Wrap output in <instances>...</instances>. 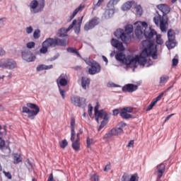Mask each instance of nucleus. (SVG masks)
<instances>
[{
    "mask_svg": "<svg viewBox=\"0 0 181 181\" xmlns=\"http://www.w3.org/2000/svg\"><path fill=\"white\" fill-rule=\"evenodd\" d=\"M142 46L144 47V49L141 52L140 56L132 58L131 64L139 63L140 66H144L146 64V57H151L153 60L158 59V46L153 44V42L144 40Z\"/></svg>",
    "mask_w": 181,
    "mask_h": 181,
    "instance_id": "nucleus-1",
    "label": "nucleus"
},
{
    "mask_svg": "<svg viewBox=\"0 0 181 181\" xmlns=\"http://www.w3.org/2000/svg\"><path fill=\"white\" fill-rule=\"evenodd\" d=\"M134 25L136 26L135 29V35L138 39H142L144 36L146 39V40L153 42V45H156L155 40H151L153 36L158 35L155 30L148 28V23L145 21H137Z\"/></svg>",
    "mask_w": 181,
    "mask_h": 181,
    "instance_id": "nucleus-2",
    "label": "nucleus"
},
{
    "mask_svg": "<svg viewBox=\"0 0 181 181\" xmlns=\"http://www.w3.org/2000/svg\"><path fill=\"white\" fill-rule=\"evenodd\" d=\"M59 46L61 47L67 46V40L60 39L59 37H49L42 42V47L40 49V52L42 53V54H46L49 51V47L53 48Z\"/></svg>",
    "mask_w": 181,
    "mask_h": 181,
    "instance_id": "nucleus-3",
    "label": "nucleus"
},
{
    "mask_svg": "<svg viewBox=\"0 0 181 181\" xmlns=\"http://www.w3.org/2000/svg\"><path fill=\"white\" fill-rule=\"evenodd\" d=\"M157 8L162 12V16L159 15L153 18V22L156 23V26H160L161 32H166V24L168 21L163 18V16L167 13L170 12V7L166 4H158Z\"/></svg>",
    "mask_w": 181,
    "mask_h": 181,
    "instance_id": "nucleus-4",
    "label": "nucleus"
},
{
    "mask_svg": "<svg viewBox=\"0 0 181 181\" xmlns=\"http://www.w3.org/2000/svg\"><path fill=\"white\" fill-rule=\"evenodd\" d=\"M26 106L22 107L21 114L23 118H25L26 117V115L23 114H28V117L30 118V119H33L40 112V108L35 103H28Z\"/></svg>",
    "mask_w": 181,
    "mask_h": 181,
    "instance_id": "nucleus-5",
    "label": "nucleus"
},
{
    "mask_svg": "<svg viewBox=\"0 0 181 181\" xmlns=\"http://www.w3.org/2000/svg\"><path fill=\"white\" fill-rule=\"evenodd\" d=\"M126 32V33H125ZM134 32V25H127L125 27V31L123 29H117L114 35L117 39H121L124 42V43H128L131 40V37H129V34Z\"/></svg>",
    "mask_w": 181,
    "mask_h": 181,
    "instance_id": "nucleus-6",
    "label": "nucleus"
},
{
    "mask_svg": "<svg viewBox=\"0 0 181 181\" xmlns=\"http://www.w3.org/2000/svg\"><path fill=\"white\" fill-rule=\"evenodd\" d=\"M30 8L32 13H39V12H42L45 8V0H39V1L36 0L32 1L30 4Z\"/></svg>",
    "mask_w": 181,
    "mask_h": 181,
    "instance_id": "nucleus-7",
    "label": "nucleus"
},
{
    "mask_svg": "<svg viewBox=\"0 0 181 181\" xmlns=\"http://www.w3.org/2000/svg\"><path fill=\"white\" fill-rule=\"evenodd\" d=\"M18 65L16 62L13 59H7L6 60H0V68L1 69H8V70H13L16 69Z\"/></svg>",
    "mask_w": 181,
    "mask_h": 181,
    "instance_id": "nucleus-8",
    "label": "nucleus"
},
{
    "mask_svg": "<svg viewBox=\"0 0 181 181\" xmlns=\"http://www.w3.org/2000/svg\"><path fill=\"white\" fill-rule=\"evenodd\" d=\"M175 31L172 29L168 30V41L165 42V45L167 46L168 49H173L176 47V41H175Z\"/></svg>",
    "mask_w": 181,
    "mask_h": 181,
    "instance_id": "nucleus-9",
    "label": "nucleus"
},
{
    "mask_svg": "<svg viewBox=\"0 0 181 181\" xmlns=\"http://www.w3.org/2000/svg\"><path fill=\"white\" fill-rule=\"evenodd\" d=\"M76 23H77V20H74L72 21V23L68 27V28H60L57 35L58 37H66V36H67V33L70 32V30H71V29H73V28H74V25H76Z\"/></svg>",
    "mask_w": 181,
    "mask_h": 181,
    "instance_id": "nucleus-10",
    "label": "nucleus"
},
{
    "mask_svg": "<svg viewBox=\"0 0 181 181\" xmlns=\"http://www.w3.org/2000/svg\"><path fill=\"white\" fill-rule=\"evenodd\" d=\"M71 103L75 107L81 108L83 105H86V99L84 98H80L79 96L72 95L71 96Z\"/></svg>",
    "mask_w": 181,
    "mask_h": 181,
    "instance_id": "nucleus-11",
    "label": "nucleus"
},
{
    "mask_svg": "<svg viewBox=\"0 0 181 181\" xmlns=\"http://www.w3.org/2000/svg\"><path fill=\"white\" fill-rule=\"evenodd\" d=\"M115 59L117 62H119L126 66H129V64H131L132 58L129 57H125V54L122 52H118L115 55Z\"/></svg>",
    "mask_w": 181,
    "mask_h": 181,
    "instance_id": "nucleus-12",
    "label": "nucleus"
},
{
    "mask_svg": "<svg viewBox=\"0 0 181 181\" xmlns=\"http://www.w3.org/2000/svg\"><path fill=\"white\" fill-rule=\"evenodd\" d=\"M132 112H134V107H126L121 110L119 115L123 119H129L132 118V115H130Z\"/></svg>",
    "mask_w": 181,
    "mask_h": 181,
    "instance_id": "nucleus-13",
    "label": "nucleus"
},
{
    "mask_svg": "<svg viewBox=\"0 0 181 181\" xmlns=\"http://www.w3.org/2000/svg\"><path fill=\"white\" fill-rule=\"evenodd\" d=\"M99 23L100 18L98 17H94L85 24L84 30H91V29H94V28H95V26H97V25H98Z\"/></svg>",
    "mask_w": 181,
    "mask_h": 181,
    "instance_id": "nucleus-14",
    "label": "nucleus"
},
{
    "mask_svg": "<svg viewBox=\"0 0 181 181\" xmlns=\"http://www.w3.org/2000/svg\"><path fill=\"white\" fill-rule=\"evenodd\" d=\"M68 80L69 78L67 77V75L63 74H61L57 79V84L58 86V88H60V86L66 87V86H67V84L69 83Z\"/></svg>",
    "mask_w": 181,
    "mask_h": 181,
    "instance_id": "nucleus-15",
    "label": "nucleus"
},
{
    "mask_svg": "<svg viewBox=\"0 0 181 181\" xmlns=\"http://www.w3.org/2000/svg\"><path fill=\"white\" fill-rule=\"evenodd\" d=\"M22 57L23 60L28 62H35V60H36V57L33 55L32 52L28 50H25L22 52Z\"/></svg>",
    "mask_w": 181,
    "mask_h": 181,
    "instance_id": "nucleus-16",
    "label": "nucleus"
},
{
    "mask_svg": "<svg viewBox=\"0 0 181 181\" xmlns=\"http://www.w3.org/2000/svg\"><path fill=\"white\" fill-rule=\"evenodd\" d=\"M101 71V66L97 62L91 63L90 68L88 69L89 74H97Z\"/></svg>",
    "mask_w": 181,
    "mask_h": 181,
    "instance_id": "nucleus-17",
    "label": "nucleus"
},
{
    "mask_svg": "<svg viewBox=\"0 0 181 181\" xmlns=\"http://www.w3.org/2000/svg\"><path fill=\"white\" fill-rule=\"evenodd\" d=\"M123 93H134L138 90V86L132 83L124 85L122 88Z\"/></svg>",
    "mask_w": 181,
    "mask_h": 181,
    "instance_id": "nucleus-18",
    "label": "nucleus"
},
{
    "mask_svg": "<svg viewBox=\"0 0 181 181\" xmlns=\"http://www.w3.org/2000/svg\"><path fill=\"white\" fill-rule=\"evenodd\" d=\"M111 45L113 46V47L117 49L119 52H124L125 50V47H124V45H122V42H119V41L117 39L112 38L111 40Z\"/></svg>",
    "mask_w": 181,
    "mask_h": 181,
    "instance_id": "nucleus-19",
    "label": "nucleus"
},
{
    "mask_svg": "<svg viewBox=\"0 0 181 181\" xmlns=\"http://www.w3.org/2000/svg\"><path fill=\"white\" fill-rule=\"evenodd\" d=\"M165 169H166V165L163 163H160L157 165L156 171L155 172V175L157 176V178H161L165 173Z\"/></svg>",
    "mask_w": 181,
    "mask_h": 181,
    "instance_id": "nucleus-20",
    "label": "nucleus"
},
{
    "mask_svg": "<svg viewBox=\"0 0 181 181\" xmlns=\"http://www.w3.org/2000/svg\"><path fill=\"white\" fill-rule=\"evenodd\" d=\"M84 8H86V4H81L78 8H76L73 12L72 15L70 16V20L71 21L72 19H74L76 15H77L78 12H81Z\"/></svg>",
    "mask_w": 181,
    "mask_h": 181,
    "instance_id": "nucleus-21",
    "label": "nucleus"
},
{
    "mask_svg": "<svg viewBox=\"0 0 181 181\" xmlns=\"http://www.w3.org/2000/svg\"><path fill=\"white\" fill-rule=\"evenodd\" d=\"M81 86L83 90H87V87H90V78H81Z\"/></svg>",
    "mask_w": 181,
    "mask_h": 181,
    "instance_id": "nucleus-22",
    "label": "nucleus"
},
{
    "mask_svg": "<svg viewBox=\"0 0 181 181\" xmlns=\"http://www.w3.org/2000/svg\"><path fill=\"white\" fill-rule=\"evenodd\" d=\"M115 13L114 8H108L104 13V17L105 19H110V18H112V16Z\"/></svg>",
    "mask_w": 181,
    "mask_h": 181,
    "instance_id": "nucleus-23",
    "label": "nucleus"
},
{
    "mask_svg": "<svg viewBox=\"0 0 181 181\" xmlns=\"http://www.w3.org/2000/svg\"><path fill=\"white\" fill-rule=\"evenodd\" d=\"M110 131L113 136H117V135H121V134H123L124 132V130L121 127H115Z\"/></svg>",
    "mask_w": 181,
    "mask_h": 181,
    "instance_id": "nucleus-24",
    "label": "nucleus"
},
{
    "mask_svg": "<svg viewBox=\"0 0 181 181\" xmlns=\"http://www.w3.org/2000/svg\"><path fill=\"white\" fill-rule=\"evenodd\" d=\"M134 4H135V1H127V2H126L122 6V11H129V8H132V5H134Z\"/></svg>",
    "mask_w": 181,
    "mask_h": 181,
    "instance_id": "nucleus-25",
    "label": "nucleus"
},
{
    "mask_svg": "<svg viewBox=\"0 0 181 181\" xmlns=\"http://www.w3.org/2000/svg\"><path fill=\"white\" fill-rule=\"evenodd\" d=\"M13 156L14 165H18V163H21V162H22V156H21V154L14 153Z\"/></svg>",
    "mask_w": 181,
    "mask_h": 181,
    "instance_id": "nucleus-26",
    "label": "nucleus"
},
{
    "mask_svg": "<svg viewBox=\"0 0 181 181\" xmlns=\"http://www.w3.org/2000/svg\"><path fill=\"white\" fill-rule=\"evenodd\" d=\"M50 69H53V65H45L41 64L38 66H37V71H42V70H50Z\"/></svg>",
    "mask_w": 181,
    "mask_h": 181,
    "instance_id": "nucleus-27",
    "label": "nucleus"
},
{
    "mask_svg": "<svg viewBox=\"0 0 181 181\" xmlns=\"http://www.w3.org/2000/svg\"><path fill=\"white\" fill-rule=\"evenodd\" d=\"M66 50L68 53H74V54H76L78 57H81V54H80V52H78L76 48L68 47Z\"/></svg>",
    "mask_w": 181,
    "mask_h": 181,
    "instance_id": "nucleus-28",
    "label": "nucleus"
},
{
    "mask_svg": "<svg viewBox=\"0 0 181 181\" xmlns=\"http://www.w3.org/2000/svg\"><path fill=\"white\" fill-rule=\"evenodd\" d=\"M72 148L74 151H80V140H76L75 141H72Z\"/></svg>",
    "mask_w": 181,
    "mask_h": 181,
    "instance_id": "nucleus-29",
    "label": "nucleus"
},
{
    "mask_svg": "<svg viewBox=\"0 0 181 181\" xmlns=\"http://www.w3.org/2000/svg\"><path fill=\"white\" fill-rule=\"evenodd\" d=\"M2 129V126L0 125V149H4L5 148V140L2 139L3 134L1 130Z\"/></svg>",
    "mask_w": 181,
    "mask_h": 181,
    "instance_id": "nucleus-30",
    "label": "nucleus"
},
{
    "mask_svg": "<svg viewBox=\"0 0 181 181\" xmlns=\"http://www.w3.org/2000/svg\"><path fill=\"white\" fill-rule=\"evenodd\" d=\"M59 145L62 149H65L66 146H67V145H69V142H67V140L64 139L62 141L59 142Z\"/></svg>",
    "mask_w": 181,
    "mask_h": 181,
    "instance_id": "nucleus-31",
    "label": "nucleus"
},
{
    "mask_svg": "<svg viewBox=\"0 0 181 181\" xmlns=\"http://www.w3.org/2000/svg\"><path fill=\"white\" fill-rule=\"evenodd\" d=\"M105 114V111L103 110H100L97 112V115H95L96 117V121L98 122V118H103L104 115Z\"/></svg>",
    "mask_w": 181,
    "mask_h": 181,
    "instance_id": "nucleus-32",
    "label": "nucleus"
},
{
    "mask_svg": "<svg viewBox=\"0 0 181 181\" xmlns=\"http://www.w3.org/2000/svg\"><path fill=\"white\" fill-rule=\"evenodd\" d=\"M156 42L157 45H163V40L162 39V35L156 34Z\"/></svg>",
    "mask_w": 181,
    "mask_h": 181,
    "instance_id": "nucleus-33",
    "label": "nucleus"
},
{
    "mask_svg": "<svg viewBox=\"0 0 181 181\" xmlns=\"http://www.w3.org/2000/svg\"><path fill=\"white\" fill-rule=\"evenodd\" d=\"M168 80H169V76H163L160 78V84H165V83H168Z\"/></svg>",
    "mask_w": 181,
    "mask_h": 181,
    "instance_id": "nucleus-34",
    "label": "nucleus"
},
{
    "mask_svg": "<svg viewBox=\"0 0 181 181\" xmlns=\"http://www.w3.org/2000/svg\"><path fill=\"white\" fill-rule=\"evenodd\" d=\"M71 130L76 129V119L74 117H71Z\"/></svg>",
    "mask_w": 181,
    "mask_h": 181,
    "instance_id": "nucleus-35",
    "label": "nucleus"
},
{
    "mask_svg": "<svg viewBox=\"0 0 181 181\" xmlns=\"http://www.w3.org/2000/svg\"><path fill=\"white\" fill-rule=\"evenodd\" d=\"M135 9H136V13L141 16V15H142V7L140 5L136 6Z\"/></svg>",
    "mask_w": 181,
    "mask_h": 181,
    "instance_id": "nucleus-36",
    "label": "nucleus"
},
{
    "mask_svg": "<svg viewBox=\"0 0 181 181\" xmlns=\"http://www.w3.org/2000/svg\"><path fill=\"white\" fill-rule=\"evenodd\" d=\"M81 22H83V20H81V21L78 23V25L77 27H75L74 32L76 33V35H78L80 33V29L81 28Z\"/></svg>",
    "mask_w": 181,
    "mask_h": 181,
    "instance_id": "nucleus-37",
    "label": "nucleus"
},
{
    "mask_svg": "<svg viewBox=\"0 0 181 181\" xmlns=\"http://www.w3.org/2000/svg\"><path fill=\"white\" fill-rule=\"evenodd\" d=\"M34 39H39L40 37V30H35L33 33Z\"/></svg>",
    "mask_w": 181,
    "mask_h": 181,
    "instance_id": "nucleus-38",
    "label": "nucleus"
},
{
    "mask_svg": "<svg viewBox=\"0 0 181 181\" xmlns=\"http://www.w3.org/2000/svg\"><path fill=\"white\" fill-rule=\"evenodd\" d=\"M93 142H94V140L93 139H90L89 137H88L86 139L87 148H91V145H93Z\"/></svg>",
    "mask_w": 181,
    "mask_h": 181,
    "instance_id": "nucleus-39",
    "label": "nucleus"
},
{
    "mask_svg": "<svg viewBox=\"0 0 181 181\" xmlns=\"http://www.w3.org/2000/svg\"><path fill=\"white\" fill-rule=\"evenodd\" d=\"M76 139V129L71 130V142H74Z\"/></svg>",
    "mask_w": 181,
    "mask_h": 181,
    "instance_id": "nucleus-40",
    "label": "nucleus"
},
{
    "mask_svg": "<svg viewBox=\"0 0 181 181\" xmlns=\"http://www.w3.org/2000/svg\"><path fill=\"white\" fill-rule=\"evenodd\" d=\"M139 177H138V174H134L130 177V179L129 181H139Z\"/></svg>",
    "mask_w": 181,
    "mask_h": 181,
    "instance_id": "nucleus-41",
    "label": "nucleus"
},
{
    "mask_svg": "<svg viewBox=\"0 0 181 181\" xmlns=\"http://www.w3.org/2000/svg\"><path fill=\"white\" fill-rule=\"evenodd\" d=\"M165 95V92L161 93L158 96H157L153 100L156 103H158V101H160L162 100V97Z\"/></svg>",
    "mask_w": 181,
    "mask_h": 181,
    "instance_id": "nucleus-42",
    "label": "nucleus"
},
{
    "mask_svg": "<svg viewBox=\"0 0 181 181\" xmlns=\"http://www.w3.org/2000/svg\"><path fill=\"white\" fill-rule=\"evenodd\" d=\"M100 180V176L98 175L95 174L90 177V181H98Z\"/></svg>",
    "mask_w": 181,
    "mask_h": 181,
    "instance_id": "nucleus-43",
    "label": "nucleus"
},
{
    "mask_svg": "<svg viewBox=\"0 0 181 181\" xmlns=\"http://www.w3.org/2000/svg\"><path fill=\"white\" fill-rule=\"evenodd\" d=\"M156 103L153 100L151 103V104L147 107V111H151L155 107Z\"/></svg>",
    "mask_w": 181,
    "mask_h": 181,
    "instance_id": "nucleus-44",
    "label": "nucleus"
},
{
    "mask_svg": "<svg viewBox=\"0 0 181 181\" xmlns=\"http://www.w3.org/2000/svg\"><path fill=\"white\" fill-rule=\"evenodd\" d=\"M118 2H119V0H110L108 2V6H110V5H112V6H114V5H117Z\"/></svg>",
    "mask_w": 181,
    "mask_h": 181,
    "instance_id": "nucleus-45",
    "label": "nucleus"
},
{
    "mask_svg": "<svg viewBox=\"0 0 181 181\" xmlns=\"http://www.w3.org/2000/svg\"><path fill=\"white\" fill-rule=\"evenodd\" d=\"M129 175L127 174V173H124L123 175H122V181H129Z\"/></svg>",
    "mask_w": 181,
    "mask_h": 181,
    "instance_id": "nucleus-46",
    "label": "nucleus"
},
{
    "mask_svg": "<svg viewBox=\"0 0 181 181\" xmlns=\"http://www.w3.org/2000/svg\"><path fill=\"white\" fill-rule=\"evenodd\" d=\"M111 136H113V135H112V133H111V130H110L108 133L104 135L103 139H108L111 138Z\"/></svg>",
    "mask_w": 181,
    "mask_h": 181,
    "instance_id": "nucleus-47",
    "label": "nucleus"
},
{
    "mask_svg": "<svg viewBox=\"0 0 181 181\" xmlns=\"http://www.w3.org/2000/svg\"><path fill=\"white\" fill-rule=\"evenodd\" d=\"M35 46V42H30L27 43L28 49H33Z\"/></svg>",
    "mask_w": 181,
    "mask_h": 181,
    "instance_id": "nucleus-48",
    "label": "nucleus"
},
{
    "mask_svg": "<svg viewBox=\"0 0 181 181\" xmlns=\"http://www.w3.org/2000/svg\"><path fill=\"white\" fill-rule=\"evenodd\" d=\"M3 173L6 177L8 178L9 180L12 179V174H11L9 172L3 171Z\"/></svg>",
    "mask_w": 181,
    "mask_h": 181,
    "instance_id": "nucleus-49",
    "label": "nucleus"
},
{
    "mask_svg": "<svg viewBox=\"0 0 181 181\" xmlns=\"http://www.w3.org/2000/svg\"><path fill=\"white\" fill-rule=\"evenodd\" d=\"M59 93L62 95L63 100H64L66 98V95H64V93L66 92L64 90H63L62 88H59Z\"/></svg>",
    "mask_w": 181,
    "mask_h": 181,
    "instance_id": "nucleus-50",
    "label": "nucleus"
},
{
    "mask_svg": "<svg viewBox=\"0 0 181 181\" xmlns=\"http://www.w3.org/2000/svg\"><path fill=\"white\" fill-rule=\"evenodd\" d=\"M105 125H107V123H105V121L103 120L100 123L99 128H98V131H101V129H103V128H104V127H105Z\"/></svg>",
    "mask_w": 181,
    "mask_h": 181,
    "instance_id": "nucleus-51",
    "label": "nucleus"
},
{
    "mask_svg": "<svg viewBox=\"0 0 181 181\" xmlns=\"http://www.w3.org/2000/svg\"><path fill=\"white\" fill-rule=\"evenodd\" d=\"M104 172H108L109 170H111V163H109L104 168Z\"/></svg>",
    "mask_w": 181,
    "mask_h": 181,
    "instance_id": "nucleus-52",
    "label": "nucleus"
},
{
    "mask_svg": "<svg viewBox=\"0 0 181 181\" xmlns=\"http://www.w3.org/2000/svg\"><path fill=\"white\" fill-rule=\"evenodd\" d=\"M83 134V129H80L79 132L76 134V139L80 141V135Z\"/></svg>",
    "mask_w": 181,
    "mask_h": 181,
    "instance_id": "nucleus-53",
    "label": "nucleus"
},
{
    "mask_svg": "<svg viewBox=\"0 0 181 181\" xmlns=\"http://www.w3.org/2000/svg\"><path fill=\"white\" fill-rule=\"evenodd\" d=\"M108 119H110V115L105 112V115H103V121H108Z\"/></svg>",
    "mask_w": 181,
    "mask_h": 181,
    "instance_id": "nucleus-54",
    "label": "nucleus"
},
{
    "mask_svg": "<svg viewBox=\"0 0 181 181\" xmlns=\"http://www.w3.org/2000/svg\"><path fill=\"white\" fill-rule=\"evenodd\" d=\"M88 115H90V117H91V115L93 114V106H91V105H89V106H88Z\"/></svg>",
    "mask_w": 181,
    "mask_h": 181,
    "instance_id": "nucleus-55",
    "label": "nucleus"
},
{
    "mask_svg": "<svg viewBox=\"0 0 181 181\" xmlns=\"http://www.w3.org/2000/svg\"><path fill=\"white\" fill-rule=\"evenodd\" d=\"M26 33L30 34L33 32V28H32V26L28 27L26 28Z\"/></svg>",
    "mask_w": 181,
    "mask_h": 181,
    "instance_id": "nucleus-56",
    "label": "nucleus"
},
{
    "mask_svg": "<svg viewBox=\"0 0 181 181\" xmlns=\"http://www.w3.org/2000/svg\"><path fill=\"white\" fill-rule=\"evenodd\" d=\"M178 63H179L178 59H176V58L173 59V66H177Z\"/></svg>",
    "mask_w": 181,
    "mask_h": 181,
    "instance_id": "nucleus-57",
    "label": "nucleus"
},
{
    "mask_svg": "<svg viewBox=\"0 0 181 181\" xmlns=\"http://www.w3.org/2000/svg\"><path fill=\"white\" fill-rule=\"evenodd\" d=\"M112 114L115 117H117V115H118V114H119V109L113 110Z\"/></svg>",
    "mask_w": 181,
    "mask_h": 181,
    "instance_id": "nucleus-58",
    "label": "nucleus"
},
{
    "mask_svg": "<svg viewBox=\"0 0 181 181\" xmlns=\"http://www.w3.org/2000/svg\"><path fill=\"white\" fill-rule=\"evenodd\" d=\"M98 110H100V105H98V103L95 105V108H94V111H95V115L97 116V112H98Z\"/></svg>",
    "mask_w": 181,
    "mask_h": 181,
    "instance_id": "nucleus-59",
    "label": "nucleus"
},
{
    "mask_svg": "<svg viewBox=\"0 0 181 181\" xmlns=\"http://www.w3.org/2000/svg\"><path fill=\"white\" fill-rule=\"evenodd\" d=\"M134 140H131V141L129 142V144H128V145H127V147H128V148H134Z\"/></svg>",
    "mask_w": 181,
    "mask_h": 181,
    "instance_id": "nucleus-60",
    "label": "nucleus"
},
{
    "mask_svg": "<svg viewBox=\"0 0 181 181\" xmlns=\"http://www.w3.org/2000/svg\"><path fill=\"white\" fill-rule=\"evenodd\" d=\"M173 115H175V114H171V115H168L165 119V122H168V121H169V119H170V118H172V117H173Z\"/></svg>",
    "mask_w": 181,
    "mask_h": 181,
    "instance_id": "nucleus-61",
    "label": "nucleus"
},
{
    "mask_svg": "<svg viewBox=\"0 0 181 181\" xmlns=\"http://www.w3.org/2000/svg\"><path fill=\"white\" fill-rule=\"evenodd\" d=\"M103 2H104V0H98V3L95 4V6H101V5H103Z\"/></svg>",
    "mask_w": 181,
    "mask_h": 181,
    "instance_id": "nucleus-62",
    "label": "nucleus"
},
{
    "mask_svg": "<svg viewBox=\"0 0 181 181\" xmlns=\"http://www.w3.org/2000/svg\"><path fill=\"white\" fill-rule=\"evenodd\" d=\"M53 179H54L53 173H51V174L49 175V177L47 181H53Z\"/></svg>",
    "mask_w": 181,
    "mask_h": 181,
    "instance_id": "nucleus-63",
    "label": "nucleus"
},
{
    "mask_svg": "<svg viewBox=\"0 0 181 181\" xmlns=\"http://www.w3.org/2000/svg\"><path fill=\"white\" fill-rule=\"evenodd\" d=\"M5 50H4V49H0V56H4L5 54Z\"/></svg>",
    "mask_w": 181,
    "mask_h": 181,
    "instance_id": "nucleus-64",
    "label": "nucleus"
}]
</instances>
